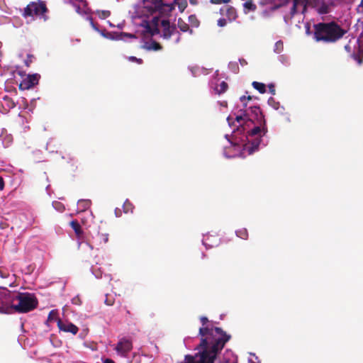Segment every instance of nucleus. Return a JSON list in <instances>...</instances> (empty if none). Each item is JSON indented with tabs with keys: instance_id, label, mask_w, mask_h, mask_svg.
<instances>
[{
	"instance_id": "1",
	"label": "nucleus",
	"mask_w": 363,
	"mask_h": 363,
	"mask_svg": "<svg viewBox=\"0 0 363 363\" xmlns=\"http://www.w3.org/2000/svg\"><path fill=\"white\" fill-rule=\"evenodd\" d=\"M200 321L203 327L199 330L201 337L200 344L196 347L199 352L194 355H185L184 360L179 363H214L217 355L230 340L231 335L222 328L206 325L208 323L207 317L201 316Z\"/></svg>"
},
{
	"instance_id": "2",
	"label": "nucleus",
	"mask_w": 363,
	"mask_h": 363,
	"mask_svg": "<svg viewBox=\"0 0 363 363\" xmlns=\"http://www.w3.org/2000/svg\"><path fill=\"white\" fill-rule=\"evenodd\" d=\"M313 38L315 41L325 43H333L338 41L347 32L335 21L318 23L313 25Z\"/></svg>"
},
{
	"instance_id": "3",
	"label": "nucleus",
	"mask_w": 363,
	"mask_h": 363,
	"mask_svg": "<svg viewBox=\"0 0 363 363\" xmlns=\"http://www.w3.org/2000/svg\"><path fill=\"white\" fill-rule=\"evenodd\" d=\"M239 112L240 113L235 114V120L243 130H246L245 126L250 127V123H265L264 117L259 106H251L247 109L245 108L240 109Z\"/></svg>"
},
{
	"instance_id": "4",
	"label": "nucleus",
	"mask_w": 363,
	"mask_h": 363,
	"mask_svg": "<svg viewBox=\"0 0 363 363\" xmlns=\"http://www.w3.org/2000/svg\"><path fill=\"white\" fill-rule=\"evenodd\" d=\"M38 301L33 294L14 291L13 312L28 313L38 307Z\"/></svg>"
},
{
	"instance_id": "5",
	"label": "nucleus",
	"mask_w": 363,
	"mask_h": 363,
	"mask_svg": "<svg viewBox=\"0 0 363 363\" xmlns=\"http://www.w3.org/2000/svg\"><path fill=\"white\" fill-rule=\"evenodd\" d=\"M246 130H243L241 126L238 125L237 130L240 132H246L247 138L248 137H254L256 136L255 139L252 140V150H250V152L252 153L255 150L257 149L259 143H260V138L264 136L267 133V128L265 123H261L260 125L258 123H250V127L245 126Z\"/></svg>"
},
{
	"instance_id": "6",
	"label": "nucleus",
	"mask_w": 363,
	"mask_h": 363,
	"mask_svg": "<svg viewBox=\"0 0 363 363\" xmlns=\"http://www.w3.org/2000/svg\"><path fill=\"white\" fill-rule=\"evenodd\" d=\"M144 8L151 14L157 13L160 16H168L174 10L173 4L165 0H144Z\"/></svg>"
},
{
	"instance_id": "7",
	"label": "nucleus",
	"mask_w": 363,
	"mask_h": 363,
	"mask_svg": "<svg viewBox=\"0 0 363 363\" xmlns=\"http://www.w3.org/2000/svg\"><path fill=\"white\" fill-rule=\"evenodd\" d=\"M48 11V9L45 1L38 0V1H32L29 3L24 9L22 16L24 18L39 16L47 20L45 13Z\"/></svg>"
},
{
	"instance_id": "8",
	"label": "nucleus",
	"mask_w": 363,
	"mask_h": 363,
	"mask_svg": "<svg viewBox=\"0 0 363 363\" xmlns=\"http://www.w3.org/2000/svg\"><path fill=\"white\" fill-rule=\"evenodd\" d=\"M14 306V291L6 288L0 289V313H11Z\"/></svg>"
},
{
	"instance_id": "9",
	"label": "nucleus",
	"mask_w": 363,
	"mask_h": 363,
	"mask_svg": "<svg viewBox=\"0 0 363 363\" xmlns=\"http://www.w3.org/2000/svg\"><path fill=\"white\" fill-rule=\"evenodd\" d=\"M133 348V340L130 337H123L115 345L114 350L120 357L126 358Z\"/></svg>"
},
{
	"instance_id": "10",
	"label": "nucleus",
	"mask_w": 363,
	"mask_h": 363,
	"mask_svg": "<svg viewBox=\"0 0 363 363\" xmlns=\"http://www.w3.org/2000/svg\"><path fill=\"white\" fill-rule=\"evenodd\" d=\"M40 77V76L38 74L28 75L19 84V89L28 90L33 88L35 85L38 84Z\"/></svg>"
},
{
	"instance_id": "11",
	"label": "nucleus",
	"mask_w": 363,
	"mask_h": 363,
	"mask_svg": "<svg viewBox=\"0 0 363 363\" xmlns=\"http://www.w3.org/2000/svg\"><path fill=\"white\" fill-rule=\"evenodd\" d=\"M161 26L162 27V37L164 39H169L176 30V27L171 26L169 21L167 19L161 21Z\"/></svg>"
},
{
	"instance_id": "12",
	"label": "nucleus",
	"mask_w": 363,
	"mask_h": 363,
	"mask_svg": "<svg viewBox=\"0 0 363 363\" xmlns=\"http://www.w3.org/2000/svg\"><path fill=\"white\" fill-rule=\"evenodd\" d=\"M57 327L60 330L70 333L72 335H76L79 331V328L77 325L70 322H64L62 320H58Z\"/></svg>"
},
{
	"instance_id": "13",
	"label": "nucleus",
	"mask_w": 363,
	"mask_h": 363,
	"mask_svg": "<svg viewBox=\"0 0 363 363\" xmlns=\"http://www.w3.org/2000/svg\"><path fill=\"white\" fill-rule=\"evenodd\" d=\"M94 243L97 246V249L99 250L100 247H102L103 245H105L108 241V234L107 233H98L95 238H93Z\"/></svg>"
},
{
	"instance_id": "14",
	"label": "nucleus",
	"mask_w": 363,
	"mask_h": 363,
	"mask_svg": "<svg viewBox=\"0 0 363 363\" xmlns=\"http://www.w3.org/2000/svg\"><path fill=\"white\" fill-rule=\"evenodd\" d=\"M70 226L74 230L77 238L78 240H81L83 238L84 232L79 223L77 220H72L70 222Z\"/></svg>"
},
{
	"instance_id": "15",
	"label": "nucleus",
	"mask_w": 363,
	"mask_h": 363,
	"mask_svg": "<svg viewBox=\"0 0 363 363\" xmlns=\"http://www.w3.org/2000/svg\"><path fill=\"white\" fill-rule=\"evenodd\" d=\"M245 13L250 11H255L257 9V6L252 2V0H247L243 3Z\"/></svg>"
},
{
	"instance_id": "16",
	"label": "nucleus",
	"mask_w": 363,
	"mask_h": 363,
	"mask_svg": "<svg viewBox=\"0 0 363 363\" xmlns=\"http://www.w3.org/2000/svg\"><path fill=\"white\" fill-rule=\"evenodd\" d=\"M171 4H173L174 7L177 5L180 12H183L187 6L186 0H174Z\"/></svg>"
},
{
	"instance_id": "17",
	"label": "nucleus",
	"mask_w": 363,
	"mask_h": 363,
	"mask_svg": "<svg viewBox=\"0 0 363 363\" xmlns=\"http://www.w3.org/2000/svg\"><path fill=\"white\" fill-rule=\"evenodd\" d=\"M177 26L182 32H187L190 30V33H192V30L189 29V25L181 18L178 19Z\"/></svg>"
},
{
	"instance_id": "18",
	"label": "nucleus",
	"mask_w": 363,
	"mask_h": 363,
	"mask_svg": "<svg viewBox=\"0 0 363 363\" xmlns=\"http://www.w3.org/2000/svg\"><path fill=\"white\" fill-rule=\"evenodd\" d=\"M91 206V201L87 199H81L78 201V206L81 211H84Z\"/></svg>"
},
{
	"instance_id": "19",
	"label": "nucleus",
	"mask_w": 363,
	"mask_h": 363,
	"mask_svg": "<svg viewBox=\"0 0 363 363\" xmlns=\"http://www.w3.org/2000/svg\"><path fill=\"white\" fill-rule=\"evenodd\" d=\"M352 57L356 60L359 65H362L363 62V50L359 48L357 52H354L352 55Z\"/></svg>"
},
{
	"instance_id": "20",
	"label": "nucleus",
	"mask_w": 363,
	"mask_h": 363,
	"mask_svg": "<svg viewBox=\"0 0 363 363\" xmlns=\"http://www.w3.org/2000/svg\"><path fill=\"white\" fill-rule=\"evenodd\" d=\"M252 85L260 94H264L266 92V85L264 83L258 82H253Z\"/></svg>"
},
{
	"instance_id": "21",
	"label": "nucleus",
	"mask_w": 363,
	"mask_h": 363,
	"mask_svg": "<svg viewBox=\"0 0 363 363\" xmlns=\"http://www.w3.org/2000/svg\"><path fill=\"white\" fill-rule=\"evenodd\" d=\"M58 320H61L60 318H58V312L57 310H52L49 314H48V321H57V323H58Z\"/></svg>"
},
{
	"instance_id": "22",
	"label": "nucleus",
	"mask_w": 363,
	"mask_h": 363,
	"mask_svg": "<svg viewBox=\"0 0 363 363\" xmlns=\"http://www.w3.org/2000/svg\"><path fill=\"white\" fill-rule=\"evenodd\" d=\"M236 235L238 237L243 240H247L248 238V232L246 228H240L236 230Z\"/></svg>"
},
{
	"instance_id": "23",
	"label": "nucleus",
	"mask_w": 363,
	"mask_h": 363,
	"mask_svg": "<svg viewBox=\"0 0 363 363\" xmlns=\"http://www.w3.org/2000/svg\"><path fill=\"white\" fill-rule=\"evenodd\" d=\"M228 85L225 82H222L219 85L217 86L216 90L218 94H220L227 91Z\"/></svg>"
},
{
	"instance_id": "24",
	"label": "nucleus",
	"mask_w": 363,
	"mask_h": 363,
	"mask_svg": "<svg viewBox=\"0 0 363 363\" xmlns=\"http://www.w3.org/2000/svg\"><path fill=\"white\" fill-rule=\"evenodd\" d=\"M318 12L320 14H326L329 12V6L326 4H323L318 9Z\"/></svg>"
},
{
	"instance_id": "25",
	"label": "nucleus",
	"mask_w": 363,
	"mask_h": 363,
	"mask_svg": "<svg viewBox=\"0 0 363 363\" xmlns=\"http://www.w3.org/2000/svg\"><path fill=\"white\" fill-rule=\"evenodd\" d=\"M123 211L125 213H128L129 211L132 212L133 209V204L130 202H129L128 201H126L123 203Z\"/></svg>"
},
{
	"instance_id": "26",
	"label": "nucleus",
	"mask_w": 363,
	"mask_h": 363,
	"mask_svg": "<svg viewBox=\"0 0 363 363\" xmlns=\"http://www.w3.org/2000/svg\"><path fill=\"white\" fill-rule=\"evenodd\" d=\"M98 14L101 18L105 19L111 15V12L109 11H98Z\"/></svg>"
},
{
	"instance_id": "27",
	"label": "nucleus",
	"mask_w": 363,
	"mask_h": 363,
	"mask_svg": "<svg viewBox=\"0 0 363 363\" xmlns=\"http://www.w3.org/2000/svg\"><path fill=\"white\" fill-rule=\"evenodd\" d=\"M34 58V56L31 54H28L27 57L25 60V65L27 67H29L30 64L33 62V59Z\"/></svg>"
},
{
	"instance_id": "28",
	"label": "nucleus",
	"mask_w": 363,
	"mask_h": 363,
	"mask_svg": "<svg viewBox=\"0 0 363 363\" xmlns=\"http://www.w3.org/2000/svg\"><path fill=\"white\" fill-rule=\"evenodd\" d=\"M128 59L129 61L133 62H137L139 65H141L143 62L142 59L137 58L136 57H134V56H130V57H128Z\"/></svg>"
},
{
	"instance_id": "29",
	"label": "nucleus",
	"mask_w": 363,
	"mask_h": 363,
	"mask_svg": "<svg viewBox=\"0 0 363 363\" xmlns=\"http://www.w3.org/2000/svg\"><path fill=\"white\" fill-rule=\"evenodd\" d=\"M240 99L241 102H242V103H243V108H245L247 107V104L245 102V101L246 99H247L248 101L252 100V96H250V95H249V96H241V97L240 98Z\"/></svg>"
},
{
	"instance_id": "30",
	"label": "nucleus",
	"mask_w": 363,
	"mask_h": 363,
	"mask_svg": "<svg viewBox=\"0 0 363 363\" xmlns=\"http://www.w3.org/2000/svg\"><path fill=\"white\" fill-rule=\"evenodd\" d=\"M296 8H297V0H294L293 6L291 9V14L292 16H294L297 12Z\"/></svg>"
},
{
	"instance_id": "31",
	"label": "nucleus",
	"mask_w": 363,
	"mask_h": 363,
	"mask_svg": "<svg viewBox=\"0 0 363 363\" xmlns=\"http://www.w3.org/2000/svg\"><path fill=\"white\" fill-rule=\"evenodd\" d=\"M152 48L155 50H159L162 49V46L160 45V43H158L157 42H153L152 43Z\"/></svg>"
},
{
	"instance_id": "32",
	"label": "nucleus",
	"mask_w": 363,
	"mask_h": 363,
	"mask_svg": "<svg viewBox=\"0 0 363 363\" xmlns=\"http://www.w3.org/2000/svg\"><path fill=\"white\" fill-rule=\"evenodd\" d=\"M72 303L75 305H80L81 304V300L79 296H75L72 298Z\"/></svg>"
},
{
	"instance_id": "33",
	"label": "nucleus",
	"mask_w": 363,
	"mask_h": 363,
	"mask_svg": "<svg viewBox=\"0 0 363 363\" xmlns=\"http://www.w3.org/2000/svg\"><path fill=\"white\" fill-rule=\"evenodd\" d=\"M268 87H269V92L272 94V95H275L276 94V90H275V86L273 84H269L268 85Z\"/></svg>"
},
{
	"instance_id": "34",
	"label": "nucleus",
	"mask_w": 363,
	"mask_h": 363,
	"mask_svg": "<svg viewBox=\"0 0 363 363\" xmlns=\"http://www.w3.org/2000/svg\"><path fill=\"white\" fill-rule=\"evenodd\" d=\"M121 35L123 36H125V37H128V38H136V36L133 34H131V33H121Z\"/></svg>"
},
{
	"instance_id": "35",
	"label": "nucleus",
	"mask_w": 363,
	"mask_h": 363,
	"mask_svg": "<svg viewBox=\"0 0 363 363\" xmlns=\"http://www.w3.org/2000/svg\"><path fill=\"white\" fill-rule=\"evenodd\" d=\"M211 2L215 4H221L228 2L227 0H211Z\"/></svg>"
},
{
	"instance_id": "36",
	"label": "nucleus",
	"mask_w": 363,
	"mask_h": 363,
	"mask_svg": "<svg viewBox=\"0 0 363 363\" xmlns=\"http://www.w3.org/2000/svg\"><path fill=\"white\" fill-rule=\"evenodd\" d=\"M114 301L112 298H109L108 297H106V300H105V303L107 305V306H112L113 304Z\"/></svg>"
},
{
	"instance_id": "37",
	"label": "nucleus",
	"mask_w": 363,
	"mask_h": 363,
	"mask_svg": "<svg viewBox=\"0 0 363 363\" xmlns=\"http://www.w3.org/2000/svg\"><path fill=\"white\" fill-rule=\"evenodd\" d=\"M357 11L363 13V0L361 1L360 4L357 6Z\"/></svg>"
},
{
	"instance_id": "38",
	"label": "nucleus",
	"mask_w": 363,
	"mask_h": 363,
	"mask_svg": "<svg viewBox=\"0 0 363 363\" xmlns=\"http://www.w3.org/2000/svg\"><path fill=\"white\" fill-rule=\"evenodd\" d=\"M4 188V181L2 177L0 176V191Z\"/></svg>"
},
{
	"instance_id": "39",
	"label": "nucleus",
	"mask_w": 363,
	"mask_h": 363,
	"mask_svg": "<svg viewBox=\"0 0 363 363\" xmlns=\"http://www.w3.org/2000/svg\"><path fill=\"white\" fill-rule=\"evenodd\" d=\"M90 23H91V25L92 28L95 30L99 31V28H97V25L94 23L92 18L90 19Z\"/></svg>"
},
{
	"instance_id": "40",
	"label": "nucleus",
	"mask_w": 363,
	"mask_h": 363,
	"mask_svg": "<svg viewBox=\"0 0 363 363\" xmlns=\"http://www.w3.org/2000/svg\"><path fill=\"white\" fill-rule=\"evenodd\" d=\"M82 243H85L87 246H89V248H90L91 250H93V249L94 248V244L89 243V242H79V245H81V244H82Z\"/></svg>"
},
{
	"instance_id": "41",
	"label": "nucleus",
	"mask_w": 363,
	"mask_h": 363,
	"mask_svg": "<svg viewBox=\"0 0 363 363\" xmlns=\"http://www.w3.org/2000/svg\"><path fill=\"white\" fill-rule=\"evenodd\" d=\"M124 310L125 311L127 316L130 318L132 316V314H131L130 311L127 308L126 306L124 307Z\"/></svg>"
},
{
	"instance_id": "42",
	"label": "nucleus",
	"mask_w": 363,
	"mask_h": 363,
	"mask_svg": "<svg viewBox=\"0 0 363 363\" xmlns=\"http://www.w3.org/2000/svg\"><path fill=\"white\" fill-rule=\"evenodd\" d=\"M4 101H11L12 103V107H13L15 106L14 103L12 101V100L11 99V98H9V96H6L4 97Z\"/></svg>"
},
{
	"instance_id": "43",
	"label": "nucleus",
	"mask_w": 363,
	"mask_h": 363,
	"mask_svg": "<svg viewBox=\"0 0 363 363\" xmlns=\"http://www.w3.org/2000/svg\"><path fill=\"white\" fill-rule=\"evenodd\" d=\"M227 121H228V124H229L230 125H232V123H234V121H233V118L231 116H228V117L227 118Z\"/></svg>"
},
{
	"instance_id": "44",
	"label": "nucleus",
	"mask_w": 363,
	"mask_h": 363,
	"mask_svg": "<svg viewBox=\"0 0 363 363\" xmlns=\"http://www.w3.org/2000/svg\"><path fill=\"white\" fill-rule=\"evenodd\" d=\"M345 50L348 52H351V47L349 44H347L346 45H345Z\"/></svg>"
},
{
	"instance_id": "45",
	"label": "nucleus",
	"mask_w": 363,
	"mask_h": 363,
	"mask_svg": "<svg viewBox=\"0 0 363 363\" xmlns=\"http://www.w3.org/2000/svg\"><path fill=\"white\" fill-rule=\"evenodd\" d=\"M104 363H115V362L111 359H106Z\"/></svg>"
},
{
	"instance_id": "46",
	"label": "nucleus",
	"mask_w": 363,
	"mask_h": 363,
	"mask_svg": "<svg viewBox=\"0 0 363 363\" xmlns=\"http://www.w3.org/2000/svg\"><path fill=\"white\" fill-rule=\"evenodd\" d=\"M159 33V29L157 28H155L152 33L154 35L155 33Z\"/></svg>"
},
{
	"instance_id": "47",
	"label": "nucleus",
	"mask_w": 363,
	"mask_h": 363,
	"mask_svg": "<svg viewBox=\"0 0 363 363\" xmlns=\"http://www.w3.org/2000/svg\"><path fill=\"white\" fill-rule=\"evenodd\" d=\"M271 101L274 102V99L272 97H271V98H269V100H268V103H269V104H271Z\"/></svg>"
},
{
	"instance_id": "48",
	"label": "nucleus",
	"mask_w": 363,
	"mask_h": 363,
	"mask_svg": "<svg viewBox=\"0 0 363 363\" xmlns=\"http://www.w3.org/2000/svg\"><path fill=\"white\" fill-rule=\"evenodd\" d=\"M191 19H196L195 16H193V15L190 16H189V20L191 21Z\"/></svg>"
},
{
	"instance_id": "49",
	"label": "nucleus",
	"mask_w": 363,
	"mask_h": 363,
	"mask_svg": "<svg viewBox=\"0 0 363 363\" xmlns=\"http://www.w3.org/2000/svg\"><path fill=\"white\" fill-rule=\"evenodd\" d=\"M240 62H241V64L245 63V60H242V61L240 60Z\"/></svg>"
},
{
	"instance_id": "50",
	"label": "nucleus",
	"mask_w": 363,
	"mask_h": 363,
	"mask_svg": "<svg viewBox=\"0 0 363 363\" xmlns=\"http://www.w3.org/2000/svg\"><path fill=\"white\" fill-rule=\"evenodd\" d=\"M233 363H238V362H233Z\"/></svg>"
},
{
	"instance_id": "51",
	"label": "nucleus",
	"mask_w": 363,
	"mask_h": 363,
	"mask_svg": "<svg viewBox=\"0 0 363 363\" xmlns=\"http://www.w3.org/2000/svg\"><path fill=\"white\" fill-rule=\"evenodd\" d=\"M251 363H254L253 362H251Z\"/></svg>"
}]
</instances>
